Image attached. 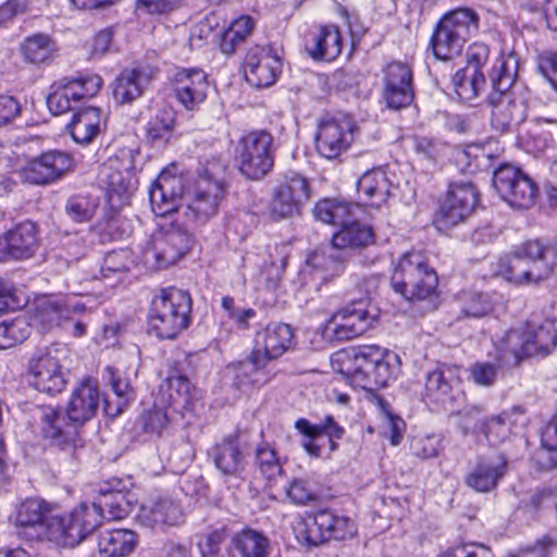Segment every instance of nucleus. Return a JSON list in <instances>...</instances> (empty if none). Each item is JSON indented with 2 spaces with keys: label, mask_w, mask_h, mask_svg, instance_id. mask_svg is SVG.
Wrapping results in <instances>:
<instances>
[{
  "label": "nucleus",
  "mask_w": 557,
  "mask_h": 557,
  "mask_svg": "<svg viewBox=\"0 0 557 557\" xmlns=\"http://www.w3.org/2000/svg\"><path fill=\"white\" fill-rule=\"evenodd\" d=\"M225 191L218 185L196 181L194 188L185 195L183 177L162 171L149 189V199L157 215L175 213L191 230L218 214Z\"/></svg>",
  "instance_id": "f257e3e1"
},
{
  "label": "nucleus",
  "mask_w": 557,
  "mask_h": 557,
  "mask_svg": "<svg viewBox=\"0 0 557 557\" xmlns=\"http://www.w3.org/2000/svg\"><path fill=\"white\" fill-rule=\"evenodd\" d=\"M518 69L519 61L510 53L497 58L488 75L491 126L499 134L513 132L527 119V101L515 90Z\"/></svg>",
  "instance_id": "f03ea898"
},
{
  "label": "nucleus",
  "mask_w": 557,
  "mask_h": 557,
  "mask_svg": "<svg viewBox=\"0 0 557 557\" xmlns=\"http://www.w3.org/2000/svg\"><path fill=\"white\" fill-rule=\"evenodd\" d=\"M555 265V248L534 239L520 244L509 256L492 262L491 273L515 285H537L552 275Z\"/></svg>",
  "instance_id": "7ed1b4c3"
},
{
  "label": "nucleus",
  "mask_w": 557,
  "mask_h": 557,
  "mask_svg": "<svg viewBox=\"0 0 557 557\" xmlns=\"http://www.w3.org/2000/svg\"><path fill=\"white\" fill-rule=\"evenodd\" d=\"M400 371V358L379 346L359 347L342 370L356 386L373 391L388 385Z\"/></svg>",
  "instance_id": "20e7f679"
},
{
  "label": "nucleus",
  "mask_w": 557,
  "mask_h": 557,
  "mask_svg": "<svg viewBox=\"0 0 557 557\" xmlns=\"http://www.w3.org/2000/svg\"><path fill=\"white\" fill-rule=\"evenodd\" d=\"M193 300L188 292L168 287L151 300L148 323L150 331L161 339H174L191 322Z\"/></svg>",
  "instance_id": "39448f33"
},
{
  "label": "nucleus",
  "mask_w": 557,
  "mask_h": 557,
  "mask_svg": "<svg viewBox=\"0 0 557 557\" xmlns=\"http://www.w3.org/2000/svg\"><path fill=\"white\" fill-rule=\"evenodd\" d=\"M313 214L317 220L333 225H341V230L332 236V244L338 250L367 247L374 242V233L370 225L350 222L352 205L346 200L327 198L320 200Z\"/></svg>",
  "instance_id": "423d86ee"
},
{
  "label": "nucleus",
  "mask_w": 557,
  "mask_h": 557,
  "mask_svg": "<svg viewBox=\"0 0 557 557\" xmlns=\"http://www.w3.org/2000/svg\"><path fill=\"white\" fill-rule=\"evenodd\" d=\"M479 15L469 8L446 13L437 23L431 47L440 60H449L461 53L465 44L478 32Z\"/></svg>",
  "instance_id": "0eeeda50"
},
{
  "label": "nucleus",
  "mask_w": 557,
  "mask_h": 557,
  "mask_svg": "<svg viewBox=\"0 0 557 557\" xmlns=\"http://www.w3.org/2000/svg\"><path fill=\"white\" fill-rule=\"evenodd\" d=\"M393 289L406 300H424L433 296L438 286V277L424 256L412 251L398 261L391 277Z\"/></svg>",
  "instance_id": "6e6552de"
},
{
  "label": "nucleus",
  "mask_w": 557,
  "mask_h": 557,
  "mask_svg": "<svg viewBox=\"0 0 557 557\" xmlns=\"http://www.w3.org/2000/svg\"><path fill=\"white\" fill-rule=\"evenodd\" d=\"M190 244V228L176 218L151 236L143 250V258L149 267L165 269L176 263L189 250Z\"/></svg>",
  "instance_id": "1a4fd4ad"
},
{
  "label": "nucleus",
  "mask_w": 557,
  "mask_h": 557,
  "mask_svg": "<svg viewBox=\"0 0 557 557\" xmlns=\"http://www.w3.org/2000/svg\"><path fill=\"white\" fill-rule=\"evenodd\" d=\"M101 525V516L90 504L82 503L70 512L54 515L50 522V542L75 547Z\"/></svg>",
  "instance_id": "9d476101"
},
{
  "label": "nucleus",
  "mask_w": 557,
  "mask_h": 557,
  "mask_svg": "<svg viewBox=\"0 0 557 557\" xmlns=\"http://www.w3.org/2000/svg\"><path fill=\"white\" fill-rule=\"evenodd\" d=\"M356 532V524L349 517L326 509L299 521L295 528L297 540L307 546H319L331 540L345 541Z\"/></svg>",
  "instance_id": "9b49d317"
},
{
  "label": "nucleus",
  "mask_w": 557,
  "mask_h": 557,
  "mask_svg": "<svg viewBox=\"0 0 557 557\" xmlns=\"http://www.w3.org/2000/svg\"><path fill=\"white\" fill-rule=\"evenodd\" d=\"M273 136L263 129L243 135L236 146L240 173L249 180H261L274 165Z\"/></svg>",
  "instance_id": "f8f14e48"
},
{
  "label": "nucleus",
  "mask_w": 557,
  "mask_h": 557,
  "mask_svg": "<svg viewBox=\"0 0 557 557\" xmlns=\"http://www.w3.org/2000/svg\"><path fill=\"white\" fill-rule=\"evenodd\" d=\"M103 81L98 74H79L75 77H63L55 82L47 97V106L53 115H61L75 109V106L96 96Z\"/></svg>",
  "instance_id": "ddd939ff"
},
{
  "label": "nucleus",
  "mask_w": 557,
  "mask_h": 557,
  "mask_svg": "<svg viewBox=\"0 0 557 557\" xmlns=\"http://www.w3.org/2000/svg\"><path fill=\"white\" fill-rule=\"evenodd\" d=\"M133 168L132 150H122L121 157L110 158L100 166L99 184L106 190L111 207L124 206L135 189Z\"/></svg>",
  "instance_id": "4468645a"
},
{
  "label": "nucleus",
  "mask_w": 557,
  "mask_h": 557,
  "mask_svg": "<svg viewBox=\"0 0 557 557\" xmlns=\"http://www.w3.org/2000/svg\"><path fill=\"white\" fill-rule=\"evenodd\" d=\"M51 512L52 507L46 500L26 498L16 506L12 516L16 534L30 542H50V522L54 517Z\"/></svg>",
  "instance_id": "2eb2a0df"
},
{
  "label": "nucleus",
  "mask_w": 557,
  "mask_h": 557,
  "mask_svg": "<svg viewBox=\"0 0 557 557\" xmlns=\"http://www.w3.org/2000/svg\"><path fill=\"white\" fill-rule=\"evenodd\" d=\"M493 186L508 205L518 209H529L537 196L532 178L511 164H502L494 171Z\"/></svg>",
  "instance_id": "dca6fc26"
},
{
  "label": "nucleus",
  "mask_w": 557,
  "mask_h": 557,
  "mask_svg": "<svg viewBox=\"0 0 557 557\" xmlns=\"http://www.w3.org/2000/svg\"><path fill=\"white\" fill-rule=\"evenodd\" d=\"M377 315L379 310L374 306L363 300L354 301L331 317L326 330L337 341H349L366 333Z\"/></svg>",
  "instance_id": "f3484780"
},
{
  "label": "nucleus",
  "mask_w": 557,
  "mask_h": 557,
  "mask_svg": "<svg viewBox=\"0 0 557 557\" xmlns=\"http://www.w3.org/2000/svg\"><path fill=\"white\" fill-rule=\"evenodd\" d=\"M478 202V190L470 182L450 185L446 198L435 214L434 223L440 231H447L463 222Z\"/></svg>",
  "instance_id": "a211bd4d"
},
{
  "label": "nucleus",
  "mask_w": 557,
  "mask_h": 557,
  "mask_svg": "<svg viewBox=\"0 0 557 557\" xmlns=\"http://www.w3.org/2000/svg\"><path fill=\"white\" fill-rule=\"evenodd\" d=\"M310 198L307 178L293 173L274 188L269 208V216L273 221L292 218L299 213L301 206Z\"/></svg>",
  "instance_id": "6ab92c4d"
},
{
  "label": "nucleus",
  "mask_w": 557,
  "mask_h": 557,
  "mask_svg": "<svg viewBox=\"0 0 557 557\" xmlns=\"http://www.w3.org/2000/svg\"><path fill=\"white\" fill-rule=\"evenodd\" d=\"M38 411L42 437L50 446L73 455L77 447L79 425L69 420L66 411L50 406L40 407Z\"/></svg>",
  "instance_id": "aec40b11"
},
{
  "label": "nucleus",
  "mask_w": 557,
  "mask_h": 557,
  "mask_svg": "<svg viewBox=\"0 0 557 557\" xmlns=\"http://www.w3.org/2000/svg\"><path fill=\"white\" fill-rule=\"evenodd\" d=\"M281 57L271 46L255 45L246 53L243 64L246 81L257 87L273 85L282 72Z\"/></svg>",
  "instance_id": "412c9836"
},
{
  "label": "nucleus",
  "mask_w": 557,
  "mask_h": 557,
  "mask_svg": "<svg viewBox=\"0 0 557 557\" xmlns=\"http://www.w3.org/2000/svg\"><path fill=\"white\" fill-rule=\"evenodd\" d=\"M461 368L443 363L425 375L423 397L430 403L447 407L461 395Z\"/></svg>",
  "instance_id": "4be33fe9"
},
{
  "label": "nucleus",
  "mask_w": 557,
  "mask_h": 557,
  "mask_svg": "<svg viewBox=\"0 0 557 557\" xmlns=\"http://www.w3.org/2000/svg\"><path fill=\"white\" fill-rule=\"evenodd\" d=\"M355 128L350 116L322 120L315 135L317 150L326 159L337 158L352 143Z\"/></svg>",
  "instance_id": "5701e85b"
},
{
  "label": "nucleus",
  "mask_w": 557,
  "mask_h": 557,
  "mask_svg": "<svg viewBox=\"0 0 557 557\" xmlns=\"http://www.w3.org/2000/svg\"><path fill=\"white\" fill-rule=\"evenodd\" d=\"M73 157L61 150H50L32 159L23 169V180L34 185H48L74 169Z\"/></svg>",
  "instance_id": "b1692460"
},
{
  "label": "nucleus",
  "mask_w": 557,
  "mask_h": 557,
  "mask_svg": "<svg viewBox=\"0 0 557 557\" xmlns=\"http://www.w3.org/2000/svg\"><path fill=\"white\" fill-rule=\"evenodd\" d=\"M382 98L387 108L400 110L414 99L412 70L403 62H392L384 69Z\"/></svg>",
  "instance_id": "393cba45"
},
{
  "label": "nucleus",
  "mask_w": 557,
  "mask_h": 557,
  "mask_svg": "<svg viewBox=\"0 0 557 557\" xmlns=\"http://www.w3.org/2000/svg\"><path fill=\"white\" fill-rule=\"evenodd\" d=\"M32 385L39 392L49 395L61 393L66 385V374L60 360L51 350L37 351L28 363Z\"/></svg>",
  "instance_id": "a878e982"
},
{
  "label": "nucleus",
  "mask_w": 557,
  "mask_h": 557,
  "mask_svg": "<svg viewBox=\"0 0 557 557\" xmlns=\"http://www.w3.org/2000/svg\"><path fill=\"white\" fill-rule=\"evenodd\" d=\"M208 456L223 476L239 478L247 463V446L239 434H228L208 450Z\"/></svg>",
  "instance_id": "bb28decb"
},
{
  "label": "nucleus",
  "mask_w": 557,
  "mask_h": 557,
  "mask_svg": "<svg viewBox=\"0 0 557 557\" xmlns=\"http://www.w3.org/2000/svg\"><path fill=\"white\" fill-rule=\"evenodd\" d=\"M508 472V458L503 453L478 458L475 466L468 472L465 482L467 486L480 493L495 490Z\"/></svg>",
  "instance_id": "cd10ccee"
},
{
  "label": "nucleus",
  "mask_w": 557,
  "mask_h": 557,
  "mask_svg": "<svg viewBox=\"0 0 557 557\" xmlns=\"http://www.w3.org/2000/svg\"><path fill=\"white\" fill-rule=\"evenodd\" d=\"M208 90L207 74L201 69L180 70L173 78L175 98L188 111L197 110L205 102Z\"/></svg>",
  "instance_id": "c85d7f7f"
},
{
  "label": "nucleus",
  "mask_w": 557,
  "mask_h": 557,
  "mask_svg": "<svg viewBox=\"0 0 557 557\" xmlns=\"http://www.w3.org/2000/svg\"><path fill=\"white\" fill-rule=\"evenodd\" d=\"M101 404V394L96 380L84 379L72 391L66 406L70 421L79 426L96 417Z\"/></svg>",
  "instance_id": "c756f323"
},
{
  "label": "nucleus",
  "mask_w": 557,
  "mask_h": 557,
  "mask_svg": "<svg viewBox=\"0 0 557 557\" xmlns=\"http://www.w3.org/2000/svg\"><path fill=\"white\" fill-rule=\"evenodd\" d=\"M38 247L37 227L30 221L20 223L0 237V262L30 258Z\"/></svg>",
  "instance_id": "7c9ffc66"
},
{
  "label": "nucleus",
  "mask_w": 557,
  "mask_h": 557,
  "mask_svg": "<svg viewBox=\"0 0 557 557\" xmlns=\"http://www.w3.org/2000/svg\"><path fill=\"white\" fill-rule=\"evenodd\" d=\"M269 362L251 351L245 360L228 366L233 375L232 386L242 393L260 388L271 381L272 374L268 369Z\"/></svg>",
  "instance_id": "2f4dec72"
},
{
  "label": "nucleus",
  "mask_w": 557,
  "mask_h": 557,
  "mask_svg": "<svg viewBox=\"0 0 557 557\" xmlns=\"http://www.w3.org/2000/svg\"><path fill=\"white\" fill-rule=\"evenodd\" d=\"M294 333L285 323H270L257 332L252 351L267 362L281 357L292 345Z\"/></svg>",
  "instance_id": "473e14b6"
},
{
  "label": "nucleus",
  "mask_w": 557,
  "mask_h": 557,
  "mask_svg": "<svg viewBox=\"0 0 557 557\" xmlns=\"http://www.w3.org/2000/svg\"><path fill=\"white\" fill-rule=\"evenodd\" d=\"M152 81L148 66L124 69L113 83V98L120 104L132 103L140 98Z\"/></svg>",
  "instance_id": "72a5a7b5"
},
{
  "label": "nucleus",
  "mask_w": 557,
  "mask_h": 557,
  "mask_svg": "<svg viewBox=\"0 0 557 557\" xmlns=\"http://www.w3.org/2000/svg\"><path fill=\"white\" fill-rule=\"evenodd\" d=\"M343 42L339 29L335 25L319 26L309 34L306 50L317 61H333L342 52Z\"/></svg>",
  "instance_id": "f704fd0d"
},
{
  "label": "nucleus",
  "mask_w": 557,
  "mask_h": 557,
  "mask_svg": "<svg viewBox=\"0 0 557 557\" xmlns=\"http://www.w3.org/2000/svg\"><path fill=\"white\" fill-rule=\"evenodd\" d=\"M306 264L318 278L327 282L344 272L346 260L344 253L332 244L309 253Z\"/></svg>",
  "instance_id": "c9c22d12"
},
{
  "label": "nucleus",
  "mask_w": 557,
  "mask_h": 557,
  "mask_svg": "<svg viewBox=\"0 0 557 557\" xmlns=\"http://www.w3.org/2000/svg\"><path fill=\"white\" fill-rule=\"evenodd\" d=\"M106 126V119L101 109L87 107L73 115L67 129L72 138L81 145L90 144Z\"/></svg>",
  "instance_id": "e433bc0d"
},
{
  "label": "nucleus",
  "mask_w": 557,
  "mask_h": 557,
  "mask_svg": "<svg viewBox=\"0 0 557 557\" xmlns=\"http://www.w3.org/2000/svg\"><path fill=\"white\" fill-rule=\"evenodd\" d=\"M391 187L392 183L381 168L366 172L357 182L360 198L364 203L374 207H380L387 201Z\"/></svg>",
  "instance_id": "4c0bfd02"
},
{
  "label": "nucleus",
  "mask_w": 557,
  "mask_h": 557,
  "mask_svg": "<svg viewBox=\"0 0 557 557\" xmlns=\"http://www.w3.org/2000/svg\"><path fill=\"white\" fill-rule=\"evenodd\" d=\"M194 389L185 375H170L159 386L157 401L176 410H186L191 405Z\"/></svg>",
  "instance_id": "58836bf2"
},
{
  "label": "nucleus",
  "mask_w": 557,
  "mask_h": 557,
  "mask_svg": "<svg viewBox=\"0 0 557 557\" xmlns=\"http://www.w3.org/2000/svg\"><path fill=\"white\" fill-rule=\"evenodd\" d=\"M85 306L82 304L61 302L59 300L41 299L39 300L30 317V324L41 326L42 330H49L59 325L62 320L69 319L72 311H83Z\"/></svg>",
  "instance_id": "ea45409f"
},
{
  "label": "nucleus",
  "mask_w": 557,
  "mask_h": 557,
  "mask_svg": "<svg viewBox=\"0 0 557 557\" xmlns=\"http://www.w3.org/2000/svg\"><path fill=\"white\" fill-rule=\"evenodd\" d=\"M101 486L98 496L90 504L95 507L102 520H122L129 515L132 503L127 495L121 490Z\"/></svg>",
  "instance_id": "a19ab883"
},
{
  "label": "nucleus",
  "mask_w": 557,
  "mask_h": 557,
  "mask_svg": "<svg viewBox=\"0 0 557 557\" xmlns=\"http://www.w3.org/2000/svg\"><path fill=\"white\" fill-rule=\"evenodd\" d=\"M137 544V534L128 529L106 530L98 540L99 553L103 557H127Z\"/></svg>",
  "instance_id": "79ce46f5"
},
{
  "label": "nucleus",
  "mask_w": 557,
  "mask_h": 557,
  "mask_svg": "<svg viewBox=\"0 0 557 557\" xmlns=\"http://www.w3.org/2000/svg\"><path fill=\"white\" fill-rule=\"evenodd\" d=\"M231 548L240 557H270L271 541L263 532L245 528L232 536Z\"/></svg>",
  "instance_id": "37998d69"
},
{
  "label": "nucleus",
  "mask_w": 557,
  "mask_h": 557,
  "mask_svg": "<svg viewBox=\"0 0 557 557\" xmlns=\"http://www.w3.org/2000/svg\"><path fill=\"white\" fill-rule=\"evenodd\" d=\"M524 335L527 357L546 356L557 346V331L552 321H546L536 327L528 326L524 330Z\"/></svg>",
  "instance_id": "c03bdc74"
},
{
  "label": "nucleus",
  "mask_w": 557,
  "mask_h": 557,
  "mask_svg": "<svg viewBox=\"0 0 557 557\" xmlns=\"http://www.w3.org/2000/svg\"><path fill=\"white\" fill-rule=\"evenodd\" d=\"M138 518L149 528L175 525L182 519V510L172 499L163 498L151 505H144Z\"/></svg>",
  "instance_id": "a18cd8bd"
},
{
  "label": "nucleus",
  "mask_w": 557,
  "mask_h": 557,
  "mask_svg": "<svg viewBox=\"0 0 557 557\" xmlns=\"http://www.w3.org/2000/svg\"><path fill=\"white\" fill-rule=\"evenodd\" d=\"M295 428L304 436L311 440L323 435L327 436L331 451L337 450V440H341L345 434V429L332 416L324 417L319 423H311L309 420L301 418L295 422Z\"/></svg>",
  "instance_id": "49530a36"
},
{
  "label": "nucleus",
  "mask_w": 557,
  "mask_h": 557,
  "mask_svg": "<svg viewBox=\"0 0 557 557\" xmlns=\"http://www.w3.org/2000/svg\"><path fill=\"white\" fill-rule=\"evenodd\" d=\"M525 335L524 330H510L495 344L498 363L518 364L523 357Z\"/></svg>",
  "instance_id": "de8ad7c7"
},
{
  "label": "nucleus",
  "mask_w": 557,
  "mask_h": 557,
  "mask_svg": "<svg viewBox=\"0 0 557 557\" xmlns=\"http://www.w3.org/2000/svg\"><path fill=\"white\" fill-rule=\"evenodd\" d=\"M451 83L460 100L472 101L485 90L486 77L462 67L455 73Z\"/></svg>",
  "instance_id": "09e8293b"
},
{
  "label": "nucleus",
  "mask_w": 557,
  "mask_h": 557,
  "mask_svg": "<svg viewBox=\"0 0 557 557\" xmlns=\"http://www.w3.org/2000/svg\"><path fill=\"white\" fill-rule=\"evenodd\" d=\"M460 318H482L492 311V302L485 293L465 290L456 299Z\"/></svg>",
  "instance_id": "8fccbe9b"
},
{
  "label": "nucleus",
  "mask_w": 557,
  "mask_h": 557,
  "mask_svg": "<svg viewBox=\"0 0 557 557\" xmlns=\"http://www.w3.org/2000/svg\"><path fill=\"white\" fill-rule=\"evenodd\" d=\"M175 111L169 106H162L147 123V137L152 143L168 141L175 124Z\"/></svg>",
  "instance_id": "3c124183"
},
{
  "label": "nucleus",
  "mask_w": 557,
  "mask_h": 557,
  "mask_svg": "<svg viewBox=\"0 0 557 557\" xmlns=\"http://www.w3.org/2000/svg\"><path fill=\"white\" fill-rule=\"evenodd\" d=\"M255 22L250 16L243 15L235 20L221 37V51L225 54L235 52L237 45L252 32Z\"/></svg>",
  "instance_id": "603ef678"
},
{
  "label": "nucleus",
  "mask_w": 557,
  "mask_h": 557,
  "mask_svg": "<svg viewBox=\"0 0 557 557\" xmlns=\"http://www.w3.org/2000/svg\"><path fill=\"white\" fill-rule=\"evenodd\" d=\"M32 324L25 317H16L0 323V349H8L24 342L30 334Z\"/></svg>",
  "instance_id": "864d4df0"
},
{
  "label": "nucleus",
  "mask_w": 557,
  "mask_h": 557,
  "mask_svg": "<svg viewBox=\"0 0 557 557\" xmlns=\"http://www.w3.org/2000/svg\"><path fill=\"white\" fill-rule=\"evenodd\" d=\"M512 414V412H503L481 423V433L491 445H498L510 437L513 425Z\"/></svg>",
  "instance_id": "5fc2aeb1"
},
{
  "label": "nucleus",
  "mask_w": 557,
  "mask_h": 557,
  "mask_svg": "<svg viewBox=\"0 0 557 557\" xmlns=\"http://www.w3.org/2000/svg\"><path fill=\"white\" fill-rule=\"evenodd\" d=\"M21 49L26 62L40 64L50 59L53 44L49 36L36 34L26 38Z\"/></svg>",
  "instance_id": "6e6d98bb"
},
{
  "label": "nucleus",
  "mask_w": 557,
  "mask_h": 557,
  "mask_svg": "<svg viewBox=\"0 0 557 557\" xmlns=\"http://www.w3.org/2000/svg\"><path fill=\"white\" fill-rule=\"evenodd\" d=\"M99 207L98 198L88 195H74L65 205L67 216L76 223L89 222Z\"/></svg>",
  "instance_id": "4d7b16f0"
},
{
  "label": "nucleus",
  "mask_w": 557,
  "mask_h": 557,
  "mask_svg": "<svg viewBox=\"0 0 557 557\" xmlns=\"http://www.w3.org/2000/svg\"><path fill=\"white\" fill-rule=\"evenodd\" d=\"M256 465L260 473L269 481H275L283 473V467L276 451L269 444L256 449Z\"/></svg>",
  "instance_id": "13d9d810"
},
{
  "label": "nucleus",
  "mask_w": 557,
  "mask_h": 557,
  "mask_svg": "<svg viewBox=\"0 0 557 557\" xmlns=\"http://www.w3.org/2000/svg\"><path fill=\"white\" fill-rule=\"evenodd\" d=\"M228 169L227 161L221 157H211L200 163L197 181H206L226 190L225 177Z\"/></svg>",
  "instance_id": "bf43d9fd"
},
{
  "label": "nucleus",
  "mask_w": 557,
  "mask_h": 557,
  "mask_svg": "<svg viewBox=\"0 0 557 557\" xmlns=\"http://www.w3.org/2000/svg\"><path fill=\"white\" fill-rule=\"evenodd\" d=\"M504 363H498L495 359L491 361H476L469 367V377L472 382L482 387H490L495 384Z\"/></svg>",
  "instance_id": "052dcab7"
},
{
  "label": "nucleus",
  "mask_w": 557,
  "mask_h": 557,
  "mask_svg": "<svg viewBox=\"0 0 557 557\" xmlns=\"http://www.w3.org/2000/svg\"><path fill=\"white\" fill-rule=\"evenodd\" d=\"M111 386L116 398V406L108 405L106 408V416L115 418L121 414L128 406L129 401L135 398L134 389L127 380L112 377Z\"/></svg>",
  "instance_id": "680f3d73"
},
{
  "label": "nucleus",
  "mask_w": 557,
  "mask_h": 557,
  "mask_svg": "<svg viewBox=\"0 0 557 557\" xmlns=\"http://www.w3.org/2000/svg\"><path fill=\"white\" fill-rule=\"evenodd\" d=\"M443 448L441 436L435 434L413 436L410 441L412 455L421 459L435 458Z\"/></svg>",
  "instance_id": "e2e57ef3"
},
{
  "label": "nucleus",
  "mask_w": 557,
  "mask_h": 557,
  "mask_svg": "<svg viewBox=\"0 0 557 557\" xmlns=\"http://www.w3.org/2000/svg\"><path fill=\"white\" fill-rule=\"evenodd\" d=\"M134 263L135 259L129 249L114 250L104 257L101 274L108 277L110 273L127 272Z\"/></svg>",
  "instance_id": "0e129e2a"
},
{
  "label": "nucleus",
  "mask_w": 557,
  "mask_h": 557,
  "mask_svg": "<svg viewBox=\"0 0 557 557\" xmlns=\"http://www.w3.org/2000/svg\"><path fill=\"white\" fill-rule=\"evenodd\" d=\"M459 428L462 435L481 433V423L485 422L483 409L479 406H467L458 411Z\"/></svg>",
  "instance_id": "69168bd1"
},
{
  "label": "nucleus",
  "mask_w": 557,
  "mask_h": 557,
  "mask_svg": "<svg viewBox=\"0 0 557 557\" xmlns=\"http://www.w3.org/2000/svg\"><path fill=\"white\" fill-rule=\"evenodd\" d=\"M166 407V405L156 401L153 408L143 416L146 432L160 434L163 431L169 421Z\"/></svg>",
  "instance_id": "338daca9"
},
{
  "label": "nucleus",
  "mask_w": 557,
  "mask_h": 557,
  "mask_svg": "<svg viewBox=\"0 0 557 557\" xmlns=\"http://www.w3.org/2000/svg\"><path fill=\"white\" fill-rule=\"evenodd\" d=\"M225 537L226 533L224 529L211 532L205 543L200 544L201 557H231L230 550L227 548L223 549L222 547Z\"/></svg>",
  "instance_id": "774afa93"
}]
</instances>
